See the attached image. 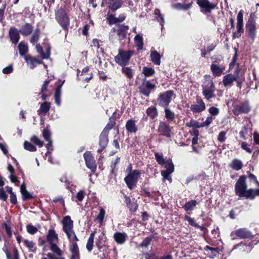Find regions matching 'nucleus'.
Wrapping results in <instances>:
<instances>
[{"label": "nucleus", "mask_w": 259, "mask_h": 259, "mask_svg": "<svg viewBox=\"0 0 259 259\" xmlns=\"http://www.w3.org/2000/svg\"><path fill=\"white\" fill-rule=\"evenodd\" d=\"M63 231L66 234L70 243L69 250L71 252L70 259H80L79 251L77 242L78 241L73 230V222L69 215L65 216L62 222Z\"/></svg>", "instance_id": "nucleus-1"}, {"label": "nucleus", "mask_w": 259, "mask_h": 259, "mask_svg": "<svg viewBox=\"0 0 259 259\" xmlns=\"http://www.w3.org/2000/svg\"><path fill=\"white\" fill-rule=\"evenodd\" d=\"M155 157L157 162L160 165H164L166 168L161 172V176L163 177V181H165L167 180L169 183L172 182V178L170 175L174 171V165L172 163L171 159H168L165 161L163 154L161 153H155Z\"/></svg>", "instance_id": "nucleus-2"}, {"label": "nucleus", "mask_w": 259, "mask_h": 259, "mask_svg": "<svg viewBox=\"0 0 259 259\" xmlns=\"http://www.w3.org/2000/svg\"><path fill=\"white\" fill-rule=\"evenodd\" d=\"M134 54V51L119 49L118 50V54L114 57V61L120 66H126Z\"/></svg>", "instance_id": "nucleus-3"}, {"label": "nucleus", "mask_w": 259, "mask_h": 259, "mask_svg": "<svg viewBox=\"0 0 259 259\" xmlns=\"http://www.w3.org/2000/svg\"><path fill=\"white\" fill-rule=\"evenodd\" d=\"M55 18L62 28L67 31L70 24V21L65 10L60 8L55 12Z\"/></svg>", "instance_id": "nucleus-4"}, {"label": "nucleus", "mask_w": 259, "mask_h": 259, "mask_svg": "<svg viewBox=\"0 0 259 259\" xmlns=\"http://www.w3.org/2000/svg\"><path fill=\"white\" fill-rule=\"evenodd\" d=\"M247 184L246 183V177L245 176H241L238 179L235 186V191L236 194L239 198L245 197L247 198L248 190H247Z\"/></svg>", "instance_id": "nucleus-5"}, {"label": "nucleus", "mask_w": 259, "mask_h": 259, "mask_svg": "<svg viewBox=\"0 0 259 259\" xmlns=\"http://www.w3.org/2000/svg\"><path fill=\"white\" fill-rule=\"evenodd\" d=\"M255 15L254 13H251L248 21L245 24L246 32L248 36L254 40L256 35V23L254 19Z\"/></svg>", "instance_id": "nucleus-6"}, {"label": "nucleus", "mask_w": 259, "mask_h": 259, "mask_svg": "<svg viewBox=\"0 0 259 259\" xmlns=\"http://www.w3.org/2000/svg\"><path fill=\"white\" fill-rule=\"evenodd\" d=\"M141 174L140 170L135 169L131 172H128L124 178V181L129 189L133 190L135 188Z\"/></svg>", "instance_id": "nucleus-7"}, {"label": "nucleus", "mask_w": 259, "mask_h": 259, "mask_svg": "<svg viewBox=\"0 0 259 259\" xmlns=\"http://www.w3.org/2000/svg\"><path fill=\"white\" fill-rule=\"evenodd\" d=\"M251 110L248 101H245L240 104H234L233 105V113L235 115H239L241 114H247Z\"/></svg>", "instance_id": "nucleus-8"}, {"label": "nucleus", "mask_w": 259, "mask_h": 259, "mask_svg": "<svg viewBox=\"0 0 259 259\" xmlns=\"http://www.w3.org/2000/svg\"><path fill=\"white\" fill-rule=\"evenodd\" d=\"M174 92L168 90L160 94L157 98L158 105L162 107H167L171 102Z\"/></svg>", "instance_id": "nucleus-9"}, {"label": "nucleus", "mask_w": 259, "mask_h": 259, "mask_svg": "<svg viewBox=\"0 0 259 259\" xmlns=\"http://www.w3.org/2000/svg\"><path fill=\"white\" fill-rule=\"evenodd\" d=\"M156 85L152 83L149 80H147L144 78L142 84L139 87L140 93L148 97L152 91L155 90Z\"/></svg>", "instance_id": "nucleus-10"}, {"label": "nucleus", "mask_w": 259, "mask_h": 259, "mask_svg": "<svg viewBox=\"0 0 259 259\" xmlns=\"http://www.w3.org/2000/svg\"><path fill=\"white\" fill-rule=\"evenodd\" d=\"M196 3L201 9L200 11L205 14L210 13L217 6L215 4L210 3L209 0H196Z\"/></svg>", "instance_id": "nucleus-11"}, {"label": "nucleus", "mask_w": 259, "mask_h": 259, "mask_svg": "<svg viewBox=\"0 0 259 259\" xmlns=\"http://www.w3.org/2000/svg\"><path fill=\"white\" fill-rule=\"evenodd\" d=\"M214 87L212 81H207V83L203 87L202 94L207 100L214 97Z\"/></svg>", "instance_id": "nucleus-12"}, {"label": "nucleus", "mask_w": 259, "mask_h": 259, "mask_svg": "<svg viewBox=\"0 0 259 259\" xmlns=\"http://www.w3.org/2000/svg\"><path fill=\"white\" fill-rule=\"evenodd\" d=\"M233 235L242 239H252L253 237L251 232L245 228H240L232 232L231 236H233Z\"/></svg>", "instance_id": "nucleus-13"}, {"label": "nucleus", "mask_w": 259, "mask_h": 259, "mask_svg": "<svg viewBox=\"0 0 259 259\" xmlns=\"http://www.w3.org/2000/svg\"><path fill=\"white\" fill-rule=\"evenodd\" d=\"M83 157L87 167L90 169L92 171H95L97 168V165L94 158L91 152L89 151L85 152L83 154Z\"/></svg>", "instance_id": "nucleus-14"}, {"label": "nucleus", "mask_w": 259, "mask_h": 259, "mask_svg": "<svg viewBox=\"0 0 259 259\" xmlns=\"http://www.w3.org/2000/svg\"><path fill=\"white\" fill-rule=\"evenodd\" d=\"M157 132L160 135L169 138L171 136V131L168 123L160 121L158 127Z\"/></svg>", "instance_id": "nucleus-15"}, {"label": "nucleus", "mask_w": 259, "mask_h": 259, "mask_svg": "<svg viewBox=\"0 0 259 259\" xmlns=\"http://www.w3.org/2000/svg\"><path fill=\"white\" fill-rule=\"evenodd\" d=\"M190 109L193 113H200L205 109V104L201 99H197L196 104L191 105Z\"/></svg>", "instance_id": "nucleus-16"}, {"label": "nucleus", "mask_w": 259, "mask_h": 259, "mask_svg": "<svg viewBox=\"0 0 259 259\" xmlns=\"http://www.w3.org/2000/svg\"><path fill=\"white\" fill-rule=\"evenodd\" d=\"M19 31L14 27H11L9 32V34L11 40L14 45H16L20 39V35L19 33Z\"/></svg>", "instance_id": "nucleus-17"}, {"label": "nucleus", "mask_w": 259, "mask_h": 259, "mask_svg": "<svg viewBox=\"0 0 259 259\" xmlns=\"http://www.w3.org/2000/svg\"><path fill=\"white\" fill-rule=\"evenodd\" d=\"M108 143V135L105 132H102L99 137V146L100 148L98 150V153H101L105 149Z\"/></svg>", "instance_id": "nucleus-18"}, {"label": "nucleus", "mask_w": 259, "mask_h": 259, "mask_svg": "<svg viewBox=\"0 0 259 259\" xmlns=\"http://www.w3.org/2000/svg\"><path fill=\"white\" fill-rule=\"evenodd\" d=\"M25 60L27 64V65L31 68H34L37 64H39L41 63V62L39 61L38 60L32 57L30 55H28L25 56Z\"/></svg>", "instance_id": "nucleus-19"}, {"label": "nucleus", "mask_w": 259, "mask_h": 259, "mask_svg": "<svg viewBox=\"0 0 259 259\" xmlns=\"http://www.w3.org/2000/svg\"><path fill=\"white\" fill-rule=\"evenodd\" d=\"M239 76L237 75L228 74L225 75L223 78V83L225 86H228L232 83L234 81H238Z\"/></svg>", "instance_id": "nucleus-20"}, {"label": "nucleus", "mask_w": 259, "mask_h": 259, "mask_svg": "<svg viewBox=\"0 0 259 259\" xmlns=\"http://www.w3.org/2000/svg\"><path fill=\"white\" fill-rule=\"evenodd\" d=\"M123 197L127 208L130 211L135 212L138 209V204L134 202H132L131 198L125 194H123Z\"/></svg>", "instance_id": "nucleus-21"}, {"label": "nucleus", "mask_w": 259, "mask_h": 259, "mask_svg": "<svg viewBox=\"0 0 259 259\" xmlns=\"http://www.w3.org/2000/svg\"><path fill=\"white\" fill-rule=\"evenodd\" d=\"M51 108V103L48 102H45L40 104L39 109L37 110L38 115H45L50 110Z\"/></svg>", "instance_id": "nucleus-22"}, {"label": "nucleus", "mask_w": 259, "mask_h": 259, "mask_svg": "<svg viewBox=\"0 0 259 259\" xmlns=\"http://www.w3.org/2000/svg\"><path fill=\"white\" fill-rule=\"evenodd\" d=\"M123 3L122 0H108V7L112 11H116L120 8Z\"/></svg>", "instance_id": "nucleus-23"}, {"label": "nucleus", "mask_w": 259, "mask_h": 259, "mask_svg": "<svg viewBox=\"0 0 259 259\" xmlns=\"http://www.w3.org/2000/svg\"><path fill=\"white\" fill-rule=\"evenodd\" d=\"M47 238L50 244L56 243L58 241V234L53 229H50L48 231Z\"/></svg>", "instance_id": "nucleus-24"}, {"label": "nucleus", "mask_w": 259, "mask_h": 259, "mask_svg": "<svg viewBox=\"0 0 259 259\" xmlns=\"http://www.w3.org/2000/svg\"><path fill=\"white\" fill-rule=\"evenodd\" d=\"M32 25L29 23H26L21 27L19 32L24 36H28L32 32Z\"/></svg>", "instance_id": "nucleus-25"}, {"label": "nucleus", "mask_w": 259, "mask_h": 259, "mask_svg": "<svg viewBox=\"0 0 259 259\" xmlns=\"http://www.w3.org/2000/svg\"><path fill=\"white\" fill-rule=\"evenodd\" d=\"M151 61L156 65H159L161 63V56L156 51H151L150 52Z\"/></svg>", "instance_id": "nucleus-26"}, {"label": "nucleus", "mask_w": 259, "mask_h": 259, "mask_svg": "<svg viewBox=\"0 0 259 259\" xmlns=\"http://www.w3.org/2000/svg\"><path fill=\"white\" fill-rule=\"evenodd\" d=\"M125 127L129 133H136L138 131L135 121L133 119H130L127 121Z\"/></svg>", "instance_id": "nucleus-27"}, {"label": "nucleus", "mask_w": 259, "mask_h": 259, "mask_svg": "<svg viewBox=\"0 0 259 259\" xmlns=\"http://www.w3.org/2000/svg\"><path fill=\"white\" fill-rule=\"evenodd\" d=\"M36 49L37 53L40 54L43 59H48L50 56V48L48 47L46 49V52L44 53L42 48L37 44L36 46Z\"/></svg>", "instance_id": "nucleus-28"}, {"label": "nucleus", "mask_w": 259, "mask_h": 259, "mask_svg": "<svg viewBox=\"0 0 259 259\" xmlns=\"http://www.w3.org/2000/svg\"><path fill=\"white\" fill-rule=\"evenodd\" d=\"M126 237V234L125 233L116 232L114 234V239L118 244H123L125 241Z\"/></svg>", "instance_id": "nucleus-29"}, {"label": "nucleus", "mask_w": 259, "mask_h": 259, "mask_svg": "<svg viewBox=\"0 0 259 259\" xmlns=\"http://www.w3.org/2000/svg\"><path fill=\"white\" fill-rule=\"evenodd\" d=\"M128 27L125 25H120L118 30L117 35L120 40H122L126 37Z\"/></svg>", "instance_id": "nucleus-30"}, {"label": "nucleus", "mask_w": 259, "mask_h": 259, "mask_svg": "<svg viewBox=\"0 0 259 259\" xmlns=\"http://www.w3.org/2000/svg\"><path fill=\"white\" fill-rule=\"evenodd\" d=\"M20 192L21 193L22 199L23 200H26L32 198V195L26 190V186L24 183H23L21 185Z\"/></svg>", "instance_id": "nucleus-31"}, {"label": "nucleus", "mask_w": 259, "mask_h": 259, "mask_svg": "<svg viewBox=\"0 0 259 259\" xmlns=\"http://www.w3.org/2000/svg\"><path fill=\"white\" fill-rule=\"evenodd\" d=\"M136 47L138 50H142L143 48V39L142 35L137 34L134 37Z\"/></svg>", "instance_id": "nucleus-32"}, {"label": "nucleus", "mask_w": 259, "mask_h": 259, "mask_svg": "<svg viewBox=\"0 0 259 259\" xmlns=\"http://www.w3.org/2000/svg\"><path fill=\"white\" fill-rule=\"evenodd\" d=\"M121 67V72L124 74L127 78H132L134 74V70L132 69L131 67H126V66H122Z\"/></svg>", "instance_id": "nucleus-33"}, {"label": "nucleus", "mask_w": 259, "mask_h": 259, "mask_svg": "<svg viewBox=\"0 0 259 259\" xmlns=\"http://www.w3.org/2000/svg\"><path fill=\"white\" fill-rule=\"evenodd\" d=\"M61 85H60L57 87L55 90L54 98H55V103L58 106H60L61 104Z\"/></svg>", "instance_id": "nucleus-34"}, {"label": "nucleus", "mask_w": 259, "mask_h": 259, "mask_svg": "<svg viewBox=\"0 0 259 259\" xmlns=\"http://www.w3.org/2000/svg\"><path fill=\"white\" fill-rule=\"evenodd\" d=\"M243 166L242 161L238 159H234L231 163L229 164V166L233 169L235 170H240Z\"/></svg>", "instance_id": "nucleus-35"}, {"label": "nucleus", "mask_w": 259, "mask_h": 259, "mask_svg": "<svg viewBox=\"0 0 259 259\" xmlns=\"http://www.w3.org/2000/svg\"><path fill=\"white\" fill-rule=\"evenodd\" d=\"M198 202L196 200H191L186 202L183 208L186 211H192L195 208Z\"/></svg>", "instance_id": "nucleus-36"}, {"label": "nucleus", "mask_w": 259, "mask_h": 259, "mask_svg": "<svg viewBox=\"0 0 259 259\" xmlns=\"http://www.w3.org/2000/svg\"><path fill=\"white\" fill-rule=\"evenodd\" d=\"M146 114L152 119H154L158 116V111L155 107H150L147 108Z\"/></svg>", "instance_id": "nucleus-37"}, {"label": "nucleus", "mask_w": 259, "mask_h": 259, "mask_svg": "<svg viewBox=\"0 0 259 259\" xmlns=\"http://www.w3.org/2000/svg\"><path fill=\"white\" fill-rule=\"evenodd\" d=\"M210 69L214 76H219L222 74L224 68H221L215 64H212L210 66Z\"/></svg>", "instance_id": "nucleus-38"}, {"label": "nucleus", "mask_w": 259, "mask_h": 259, "mask_svg": "<svg viewBox=\"0 0 259 259\" xmlns=\"http://www.w3.org/2000/svg\"><path fill=\"white\" fill-rule=\"evenodd\" d=\"M18 49L20 55L25 57L28 51V46L25 42L21 41L18 45Z\"/></svg>", "instance_id": "nucleus-39"}, {"label": "nucleus", "mask_w": 259, "mask_h": 259, "mask_svg": "<svg viewBox=\"0 0 259 259\" xmlns=\"http://www.w3.org/2000/svg\"><path fill=\"white\" fill-rule=\"evenodd\" d=\"M154 14L157 16L156 17V19L160 23V24L161 26V29L162 30L163 28V25L165 22L164 17L161 14L160 11L158 9H156L155 10Z\"/></svg>", "instance_id": "nucleus-40"}, {"label": "nucleus", "mask_w": 259, "mask_h": 259, "mask_svg": "<svg viewBox=\"0 0 259 259\" xmlns=\"http://www.w3.org/2000/svg\"><path fill=\"white\" fill-rule=\"evenodd\" d=\"M243 31V23H237V31L233 33V38L239 37Z\"/></svg>", "instance_id": "nucleus-41"}, {"label": "nucleus", "mask_w": 259, "mask_h": 259, "mask_svg": "<svg viewBox=\"0 0 259 259\" xmlns=\"http://www.w3.org/2000/svg\"><path fill=\"white\" fill-rule=\"evenodd\" d=\"M24 243L25 245L28 248L29 252H35L36 251V247L32 241L25 239Z\"/></svg>", "instance_id": "nucleus-42"}, {"label": "nucleus", "mask_w": 259, "mask_h": 259, "mask_svg": "<svg viewBox=\"0 0 259 259\" xmlns=\"http://www.w3.org/2000/svg\"><path fill=\"white\" fill-rule=\"evenodd\" d=\"M186 125L187 127H193V128L202 127V122H199L196 120H191L189 122H187Z\"/></svg>", "instance_id": "nucleus-43"}, {"label": "nucleus", "mask_w": 259, "mask_h": 259, "mask_svg": "<svg viewBox=\"0 0 259 259\" xmlns=\"http://www.w3.org/2000/svg\"><path fill=\"white\" fill-rule=\"evenodd\" d=\"M40 30L39 29H36L33 32L30 39V41L31 43L34 44L36 43L39 38Z\"/></svg>", "instance_id": "nucleus-44"}, {"label": "nucleus", "mask_w": 259, "mask_h": 259, "mask_svg": "<svg viewBox=\"0 0 259 259\" xmlns=\"http://www.w3.org/2000/svg\"><path fill=\"white\" fill-rule=\"evenodd\" d=\"M51 244V250L55 253L58 257L62 256V251L60 248L57 245L56 243H52Z\"/></svg>", "instance_id": "nucleus-45"}, {"label": "nucleus", "mask_w": 259, "mask_h": 259, "mask_svg": "<svg viewBox=\"0 0 259 259\" xmlns=\"http://www.w3.org/2000/svg\"><path fill=\"white\" fill-rule=\"evenodd\" d=\"M259 196V189H250L248 190V194H247V198L253 199L255 196Z\"/></svg>", "instance_id": "nucleus-46"}, {"label": "nucleus", "mask_w": 259, "mask_h": 259, "mask_svg": "<svg viewBox=\"0 0 259 259\" xmlns=\"http://www.w3.org/2000/svg\"><path fill=\"white\" fill-rule=\"evenodd\" d=\"M105 209L101 207H99V213L96 217V220H97L100 223V224H102L103 223L105 215Z\"/></svg>", "instance_id": "nucleus-47"}, {"label": "nucleus", "mask_w": 259, "mask_h": 259, "mask_svg": "<svg viewBox=\"0 0 259 259\" xmlns=\"http://www.w3.org/2000/svg\"><path fill=\"white\" fill-rule=\"evenodd\" d=\"M165 116L166 119L173 120L175 119V113L169 108L165 107Z\"/></svg>", "instance_id": "nucleus-48"}, {"label": "nucleus", "mask_w": 259, "mask_h": 259, "mask_svg": "<svg viewBox=\"0 0 259 259\" xmlns=\"http://www.w3.org/2000/svg\"><path fill=\"white\" fill-rule=\"evenodd\" d=\"M192 5L191 4H182L178 3L174 5L175 9L178 10H187L191 8Z\"/></svg>", "instance_id": "nucleus-49"}, {"label": "nucleus", "mask_w": 259, "mask_h": 259, "mask_svg": "<svg viewBox=\"0 0 259 259\" xmlns=\"http://www.w3.org/2000/svg\"><path fill=\"white\" fill-rule=\"evenodd\" d=\"M143 73L146 76H150L154 75L155 71L154 69L147 67H144L143 68Z\"/></svg>", "instance_id": "nucleus-50"}, {"label": "nucleus", "mask_w": 259, "mask_h": 259, "mask_svg": "<svg viewBox=\"0 0 259 259\" xmlns=\"http://www.w3.org/2000/svg\"><path fill=\"white\" fill-rule=\"evenodd\" d=\"M144 257L145 259H158L159 257L152 250L144 253Z\"/></svg>", "instance_id": "nucleus-51"}, {"label": "nucleus", "mask_w": 259, "mask_h": 259, "mask_svg": "<svg viewBox=\"0 0 259 259\" xmlns=\"http://www.w3.org/2000/svg\"><path fill=\"white\" fill-rule=\"evenodd\" d=\"M24 148L25 150L30 152H34L36 151V148L31 143L25 141L24 143Z\"/></svg>", "instance_id": "nucleus-52"}, {"label": "nucleus", "mask_w": 259, "mask_h": 259, "mask_svg": "<svg viewBox=\"0 0 259 259\" xmlns=\"http://www.w3.org/2000/svg\"><path fill=\"white\" fill-rule=\"evenodd\" d=\"M153 236H150L146 237L142 242L140 244V246L142 247H147L150 243L152 240L153 239Z\"/></svg>", "instance_id": "nucleus-53"}, {"label": "nucleus", "mask_w": 259, "mask_h": 259, "mask_svg": "<svg viewBox=\"0 0 259 259\" xmlns=\"http://www.w3.org/2000/svg\"><path fill=\"white\" fill-rule=\"evenodd\" d=\"M42 136L47 141H50L51 140V132L49 128V126H47V127L45 128L42 132Z\"/></svg>", "instance_id": "nucleus-54"}, {"label": "nucleus", "mask_w": 259, "mask_h": 259, "mask_svg": "<svg viewBox=\"0 0 259 259\" xmlns=\"http://www.w3.org/2000/svg\"><path fill=\"white\" fill-rule=\"evenodd\" d=\"M31 141L39 147H41L44 145V142L35 136H33L31 138Z\"/></svg>", "instance_id": "nucleus-55"}, {"label": "nucleus", "mask_w": 259, "mask_h": 259, "mask_svg": "<svg viewBox=\"0 0 259 259\" xmlns=\"http://www.w3.org/2000/svg\"><path fill=\"white\" fill-rule=\"evenodd\" d=\"M84 196H85L84 191L82 190H79L76 194L75 201L76 202L82 201L84 197Z\"/></svg>", "instance_id": "nucleus-56"}, {"label": "nucleus", "mask_w": 259, "mask_h": 259, "mask_svg": "<svg viewBox=\"0 0 259 259\" xmlns=\"http://www.w3.org/2000/svg\"><path fill=\"white\" fill-rule=\"evenodd\" d=\"M208 111L210 116H216L219 114L220 110L218 108L212 106L208 109Z\"/></svg>", "instance_id": "nucleus-57"}, {"label": "nucleus", "mask_w": 259, "mask_h": 259, "mask_svg": "<svg viewBox=\"0 0 259 259\" xmlns=\"http://www.w3.org/2000/svg\"><path fill=\"white\" fill-rule=\"evenodd\" d=\"M26 229L27 232L31 235L35 234L38 231V229L35 227L31 224L28 225L26 226Z\"/></svg>", "instance_id": "nucleus-58"}, {"label": "nucleus", "mask_w": 259, "mask_h": 259, "mask_svg": "<svg viewBox=\"0 0 259 259\" xmlns=\"http://www.w3.org/2000/svg\"><path fill=\"white\" fill-rule=\"evenodd\" d=\"M185 219L186 220L188 221L189 224L191 225L192 226H193L194 227H198V224L196 223H195L194 220L191 217H190L188 215H185Z\"/></svg>", "instance_id": "nucleus-59"}, {"label": "nucleus", "mask_w": 259, "mask_h": 259, "mask_svg": "<svg viewBox=\"0 0 259 259\" xmlns=\"http://www.w3.org/2000/svg\"><path fill=\"white\" fill-rule=\"evenodd\" d=\"M226 134L227 132L225 131L220 132L218 137V140L221 143L224 142L226 139Z\"/></svg>", "instance_id": "nucleus-60"}, {"label": "nucleus", "mask_w": 259, "mask_h": 259, "mask_svg": "<svg viewBox=\"0 0 259 259\" xmlns=\"http://www.w3.org/2000/svg\"><path fill=\"white\" fill-rule=\"evenodd\" d=\"M243 11L241 10L237 16V23H243Z\"/></svg>", "instance_id": "nucleus-61"}, {"label": "nucleus", "mask_w": 259, "mask_h": 259, "mask_svg": "<svg viewBox=\"0 0 259 259\" xmlns=\"http://www.w3.org/2000/svg\"><path fill=\"white\" fill-rule=\"evenodd\" d=\"M50 82L49 80H46L41 88V91L40 93H46L47 91V89Z\"/></svg>", "instance_id": "nucleus-62"}, {"label": "nucleus", "mask_w": 259, "mask_h": 259, "mask_svg": "<svg viewBox=\"0 0 259 259\" xmlns=\"http://www.w3.org/2000/svg\"><path fill=\"white\" fill-rule=\"evenodd\" d=\"M13 71V67L12 65H9L8 66L4 68L3 69V73L4 74H8L12 73Z\"/></svg>", "instance_id": "nucleus-63"}, {"label": "nucleus", "mask_w": 259, "mask_h": 259, "mask_svg": "<svg viewBox=\"0 0 259 259\" xmlns=\"http://www.w3.org/2000/svg\"><path fill=\"white\" fill-rule=\"evenodd\" d=\"M213 117L211 116H208L205 121L202 122L203 126H209L212 122Z\"/></svg>", "instance_id": "nucleus-64"}]
</instances>
